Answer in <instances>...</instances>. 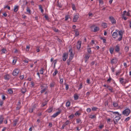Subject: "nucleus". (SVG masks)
Masks as SVG:
<instances>
[{"mask_svg": "<svg viewBox=\"0 0 131 131\" xmlns=\"http://www.w3.org/2000/svg\"><path fill=\"white\" fill-rule=\"evenodd\" d=\"M26 90L25 89H23L21 90V92L22 93H24L26 92Z\"/></svg>", "mask_w": 131, "mask_h": 131, "instance_id": "nucleus-33", "label": "nucleus"}, {"mask_svg": "<svg viewBox=\"0 0 131 131\" xmlns=\"http://www.w3.org/2000/svg\"><path fill=\"white\" fill-rule=\"evenodd\" d=\"M112 80V79L110 77L109 79L107 80V81L108 82H110L111 81V80Z\"/></svg>", "mask_w": 131, "mask_h": 131, "instance_id": "nucleus-56", "label": "nucleus"}, {"mask_svg": "<svg viewBox=\"0 0 131 131\" xmlns=\"http://www.w3.org/2000/svg\"><path fill=\"white\" fill-rule=\"evenodd\" d=\"M66 126V125L64 124H63L62 127L61 129H63Z\"/></svg>", "mask_w": 131, "mask_h": 131, "instance_id": "nucleus-64", "label": "nucleus"}, {"mask_svg": "<svg viewBox=\"0 0 131 131\" xmlns=\"http://www.w3.org/2000/svg\"><path fill=\"white\" fill-rule=\"evenodd\" d=\"M117 60L116 58H114L113 59L111 60V63L112 64H116L117 63Z\"/></svg>", "mask_w": 131, "mask_h": 131, "instance_id": "nucleus-11", "label": "nucleus"}, {"mask_svg": "<svg viewBox=\"0 0 131 131\" xmlns=\"http://www.w3.org/2000/svg\"><path fill=\"white\" fill-rule=\"evenodd\" d=\"M110 51L111 53L112 54L113 53L114 49L113 48H110Z\"/></svg>", "mask_w": 131, "mask_h": 131, "instance_id": "nucleus-36", "label": "nucleus"}, {"mask_svg": "<svg viewBox=\"0 0 131 131\" xmlns=\"http://www.w3.org/2000/svg\"><path fill=\"white\" fill-rule=\"evenodd\" d=\"M74 99L75 100H77L78 99L79 96L77 94H75L74 95Z\"/></svg>", "mask_w": 131, "mask_h": 131, "instance_id": "nucleus-19", "label": "nucleus"}, {"mask_svg": "<svg viewBox=\"0 0 131 131\" xmlns=\"http://www.w3.org/2000/svg\"><path fill=\"white\" fill-rule=\"evenodd\" d=\"M66 106L67 107H68L70 105V103L69 101H68L67 102L66 105Z\"/></svg>", "mask_w": 131, "mask_h": 131, "instance_id": "nucleus-31", "label": "nucleus"}, {"mask_svg": "<svg viewBox=\"0 0 131 131\" xmlns=\"http://www.w3.org/2000/svg\"><path fill=\"white\" fill-rule=\"evenodd\" d=\"M128 82V80L127 79H125L124 81V83L125 84Z\"/></svg>", "mask_w": 131, "mask_h": 131, "instance_id": "nucleus-57", "label": "nucleus"}, {"mask_svg": "<svg viewBox=\"0 0 131 131\" xmlns=\"http://www.w3.org/2000/svg\"><path fill=\"white\" fill-rule=\"evenodd\" d=\"M71 60H70L69 59H68L67 60V64L68 65H69L70 63V62Z\"/></svg>", "mask_w": 131, "mask_h": 131, "instance_id": "nucleus-37", "label": "nucleus"}, {"mask_svg": "<svg viewBox=\"0 0 131 131\" xmlns=\"http://www.w3.org/2000/svg\"><path fill=\"white\" fill-rule=\"evenodd\" d=\"M2 99L3 100H4L6 99V97L4 95H3L2 96Z\"/></svg>", "mask_w": 131, "mask_h": 131, "instance_id": "nucleus-63", "label": "nucleus"}, {"mask_svg": "<svg viewBox=\"0 0 131 131\" xmlns=\"http://www.w3.org/2000/svg\"><path fill=\"white\" fill-rule=\"evenodd\" d=\"M48 88V86H46L45 88L42 89L40 91L41 93H44L46 90H47Z\"/></svg>", "mask_w": 131, "mask_h": 131, "instance_id": "nucleus-15", "label": "nucleus"}, {"mask_svg": "<svg viewBox=\"0 0 131 131\" xmlns=\"http://www.w3.org/2000/svg\"><path fill=\"white\" fill-rule=\"evenodd\" d=\"M122 15L128 16H131V15L130 14L129 12H127L126 10L123 11Z\"/></svg>", "mask_w": 131, "mask_h": 131, "instance_id": "nucleus-10", "label": "nucleus"}, {"mask_svg": "<svg viewBox=\"0 0 131 131\" xmlns=\"http://www.w3.org/2000/svg\"><path fill=\"white\" fill-rule=\"evenodd\" d=\"M102 25L103 27L104 28H106L107 27V24L105 23H103Z\"/></svg>", "mask_w": 131, "mask_h": 131, "instance_id": "nucleus-17", "label": "nucleus"}, {"mask_svg": "<svg viewBox=\"0 0 131 131\" xmlns=\"http://www.w3.org/2000/svg\"><path fill=\"white\" fill-rule=\"evenodd\" d=\"M4 79L6 80H8L10 78V76L8 74H6L4 76Z\"/></svg>", "mask_w": 131, "mask_h": 131, "instance_id": "nucleus-9", "label": "nucleus"}, {"mask_svg": "<svg viewBox=\"0 0 131 131\" xmlns=\"http://www.w3.org/2000/svg\"><path fill=\"white\" fill-rule=\"evenodd\" d=\"M70 123V121L69 120H68L64 124L66 125H67Z\"/></svg>", "mask_w": 131, "mask_h": 131, "instance_id": "nucleus-41", "label": "nucleus"}, {"mask_svg": "<svg viewBox=\"0 0 131 131\" xmlns=\"http://www.w3.org/2000/svg\"><path fill=\"white\" fill-rule=\"evenodd\" d=\"M4 8H7L9 10H10V6H8L7 5L5 6L4 7Z\"/></svg>", "mask_w": 131, "mask_h": 131, "instance_id": "nucleus-55", "label": "nucleus"}, {"mask_svg": "<svg viewBox=\"0 0 131 131\" xmlns=\"http://www.w3.org/2000/svg\"><path fill=\"white\" fill-rule=\"evenodd\" d=\"M115 51L118 52L119 51V48L118 46V45L116 46L115 47Z\"/></svg>", "mask_w": 131, "mask_h": 131, "instance_id": "nucleus-24", "label": "nucleus"}, {"mask_svg": "<svg viewBox=\"0 0 131 131\" xmlns=\"http://www.w3.org/2000/svg\"><path fill=\"white\" fill-rule=\"evenodd\" d=\"M58 72V71L57 70V69H56L54 72L53 73V75L54 76L56 75Z\"/></svg>", "mask_w": 131, "mask_h": 131, "instance_id": "nucleus-40", "label": "nucleus"}, {"mask_svg": "<svg viewBox=\"0 0 131 131\" xmlns=\"http://www.w3.org/2000/svg\"><path fill=\"white\" fill-rule=\"evenodd\" d=\"M97 109V108L96 107H93L92 108V110L93 111H95Z\"/></svg>", "mask_w": 131, "mask_h": 131, "instance_id": "nucleus-42", "label": "nucleus"}, {"mask_svg": "<svg viewBox=\"0 0 131 131\" xmlns=\"http://www.w3.org/2000/svg\"><path fill=\"white\" fill-rule=\"evenodd\" d=\"M74 57V56H70V57H69V59L70 60H72V59L73 58V57Z\"/></svg>", "mask_w": 131, "mask_h": 131, "instance_id": "nucleus-59", "label": "nucleus"}, {"mask_svg": "<svg viewBox=\"0 0 131 131\" xmlns=\"http://www.w3.org/2000/svg\"><path fill=\"white\" fill-rule=\"evenodd\" d=\"M91 111V110L90 108H88L86 109V111L88 113L90 112Z\"/></svg>", "mask_w": 131, "mask_h": 131, "instance_id": "nucleus-49", "label": "nucleus"}, {"mask_svg": "<svg viewBox=\"0 0 131 131\" xmlns=\"http://www.w3.org/2000/svg\"><path fill=\"white\" fill-rule=\"evenodd\" d=\"M69 52L70 53V56H73L74 55L73 53L72 50V49H70L69 51Z\"/></svg>", "mask_w": 131, "mask_h": 131, "instance_id": "nucleus-27", "label": "nucleus"}, {"mask_svg": "<svg viewBox=\"0 0 131 131\" xmlns=\"http://www.w3.org/2000/svg\"><path fill=\"white\" fill-rule=\"evenodd\" d=\"M75 36H78L79 35V33L78 31L75 30Z\"/></svg>", "mask_w": 131, "mask_h": 131, "instance_id": "nucleus-38", "label": "nucleus"}, {"mask_svg": "<svg viewBox=\"0 0 131 131\" xmlns=\"http://www.w3.org/2000/svg\"><path fill=\"white\" fill-rule=\"evenodd\" d=\"M68 53H63L62 56L63 60V61H66L68 58Z\"/></svg>", "mask_w": 131, "mask_h": 131, "instance_id": "nucleus-4", "label": "nucleus"}, {"mask_svg": "<svg viewBox=\"0 0 131 131\" xmlns=\"http://www.w3.org/2000/svg\"><path fill=\"white\" fill-rule=\"evenodd\" d=\"M121 72L120 70H118L116 71V76L118 75L121 73Z\"/></svg>", "mask_w": 131, "mask_h": 131, "instance_id": "nucleus-35", "label": "nucleus"}, {"mask_svg": "<svg viewBox=\"0 0 131 131\" xmlns=\"http://www.w3.org/2000/svg\"><path fill=\"white\" fill-rule=\"evenodd\" d=\"M124 32V31L122 30H121L119 31L118 34L119 37L117 39V41H120L122 40ZM118 36V35L117 33L116 32H113L112 36V37L114 39H116L117 38Z\"/></svg>", "mask_w": 131, "mask_h": 131, "instance_id": "nucleus-1", "label": "nucleus"}, {"mask_svg": "<svg viewBox=\"0 0 131 131\" xmlns=\"http://www.w3.org/2000/svg\"><path fill=\"white\" fill-rule=\"evenodd\" d=\"M90 57V56L88 54H86L85 55V58L87 60H88L89 59V57Z\"/></svg>", "mask_w": 131, "mask_h": 131, "instance_id": "nucleus-30", "label": "nucleus"}, {"mask_svg": "<svg viewBox=\"0 0 131 131\" xmlns=\"http://www.w3.org/2000/svg\"><path fill=\"white\" fill-rule=\"evenodd\" d=\"M4 102L3 101L1 100L0 101V106H2Z\"/></svg>", "mask_w": 131, "mask_h": 131, "instance_id": "nucleus-54", "label": "nucleus"}, {"mask_svg": "<svg viewBox=\"0 0 131 131\" xmlns=\"http://www.w3.org/2000/svg\"><path fill=\"white\" fill-rule=\"evenodd\" d=\"M96 117L95 115H90V116L89 117L93 119Z\"/></svg>", "mask_w": 131, "mask_h": 131, "instance_id": "nucleus-44", "label": "nucleus"}, {"mask_svg": "<svg viewBox=\"0 0 131 131\" xmlns=\"http://www.w3.org/2000/svg\"><path fill=\"white\" fill-rule=\"evenodd\" d=\"M8 93L9 94H12L13 93V91L12 89H10L8 90Z\"/></svg>", "mask_w": 131, "mask_h": 131, "instance_id": "nucleus-29", "label": "nucleus"}, {"mask_svg": "<svg viewBox=\"0 0 131 131\" xmlns=\"http://www.w3.org/2000/svg\"><path fill=\"white\" fill-rule=\"evenodd\" d=\"M26 11L30 14H31V12L28 7H27Z\"/></svg>", "mask_w": 131, "mask_h": 131, "instance_id": "nucleus-22", "label": "nucleus"}, {"mask_svg": "<svg viewBox=\"0 0 131 131\" xmlns=\"http://www.w3.org/2000/svg\"><path fill=\"white\" fill-rule=\"evenodd\" d=\"M53 110V108L52 107H50L46 111L49 113L51 112Z\"/></svg>", "mask_w": 131, "mask_h": 131, "instance_id": "nucleus-23", "label": "nucleus"}, {"mask_svg": "<svg viewBox=\"0 0 131 131\" xmlns=\"http://www.w3.org/2000/svg\"><path fill=\"white\" fill-rule=\"evenodd\" d=\"M119 81L120 83L121 84H123L124 83V79L123 78H121L119 79Z\"/></svg>", "mask_w": 131, "mask_h": 131, "instance_id": "nucleus-28", "label": "nucleus"}, {"mask_svg": "<svg viewBox=\"0 0 131 131\" xmlns=\"http://www.w3.org/2000/svg\"><path fill=\"white\" fill-rule=\"evenodd\" d=\"M121 114H120V115H116L113 120V121L114 124H116L118 121L119 120L121 119Z\"/></svg>", "mask_w": 131, "mask_h": 131, "instance_id": "nucleus-3", "label": "nucleus"}, {"mask_svg": "<svg viewBox=\"0 0 131 131\" xmlns=\"http://www.w3.org/2000/svg\"><path fill=\"white\" fill-rule=\"evenodd\" d=\"M109 19L110 21L112 22V23L113 24H115L116 21L114 19L112 16H110L109 17Z\"/></svg>", "mask_w": 131, "mask_h": 131, "instance_id": "nucleus-6", "label": "nucleus"}, {"mask_svg": "<svg viewBox=\"0 0 131 131\" xmlns=\"http://www.w3.org/2000/svg\"><path fill=\"white\" fill-rule=\"evenodd\" d=\"M114 114L115 115V116L116 115H120V114L118 112H115Z\"/></svg>", "mask_w": 131, "mask_h": 131, "instance_id": "nucleus-34", "label": "nucleus"}, {"mask_svg": "<svg viewBox=\"0 0 131 131\" xmlns=\"http://www.w3.org/2000/svg\"><path fill=\"white\" fill-rule=\"evenodd\" d=\"M81 42L80 41H78L77 43V49L79 50L80 48Z\"/></svg>", "mask_w": 131, "mask_h": 131, "instance_id": "nucleus-7", "label": "nucleus"}, {"mask_svg": "<svg viewBox=\"0 0 131 131\" xmlns=\"http://www.w3.org/2000/svg\"><path fill=\"white\" fill-rule=\"evenodd\" d=\"M34 109L33 108H30L29 110V112L30 113H32Z\"/></svg>", "mask_w": 131, "mask_h": 131, "instance_id": "nucleus-48", "label": "nucleus"}, {"mask_svg": "<svg viewBox=\"0 0 131 131\" xmlns=\"http://www.w3.org/2000/svg\"><path fill=\"white\" fill-rule=\"evenodd\" d=\"M87 51L88 52L89 54H92V51L91 49V48H88L87 49Z\"/></svg>", "mask_w": 131, "mask_h": 131, "instance_id": "nucleus-32", "label": "nucleus"}, {"mask_svg": "<svg viewBox=\"0 0 131 131\" xmlns=\"http://www.w3.org/2000/svg\"><path fill=\"white\" fill-rule=\"evenodd\" d=\"M39 9H40L41 11V12L42 13H43V10L42 9V7L41 5H39Z\"/></svg>", "mask_w": 131, "mask_h": 131, "instance_id": "nucleus-25", "label": "nucleus"}, {"mask_svg": "<svg viewBox=\"0 0 131 131\" xmlns=\"http://www.w3.org/2000/svg\"><path fill=\"white\" fill-rule=\"evenodd\" d=\"M113 105L114 107H116L118 106V104L117 103L115 102H113Z\"/></svg>", "mask_w": 131, "mask_h": 131, "instance_id": "nucleus-39", "label": "nucleus"}, {"mask_svg": "<svg viewBox=\"0 0 131 131\" xmlns=\"http://www.w3.org/2000/svg\"><path fill=\"white\" fill-rule=\"evenodd\" d=\"M105 106H107L108 105V102L106 101L105 103Z\"/></svg>", "mask_w": 131, "mask_h": 131, "instance_id": "nucleus-58", "label": "nucleus"}, {"mask_svg": "<svg viewBox=\"0 0 131 131\" xmlns=\"http://www.w3.org/2000/svg\"><path fill=\"white\" fill-rule=\"evenodd\" d=\"M19 72V70L17 69H16L14 70L13 73V75L14 76H16L17 75Z\"/></svg>", "mask_w": 131, "mask_h": 131, "instance_id": "nucleus-5", "label": "nucleus"}, {"mask_svg": "<svg viewBox=\"0 0 131 131\" xmlns=\"http://www.w3.org/2000/svg\"><path fill=\"white\" fill-rule=\"evenodd\" d=\"M60 83L61 84H62L63 82V79L62 78L60 79Z\"/></svg>", "mask_w": 131, "mask_h": 131, "instance_id": "nucleus-51", "label": "nucleus"}, {"mask_svg": "<svg viewBox=\"0 0 131 131\" xmlns=\"http://www.w3.org/2000/svg\"><path fill=\"white\" fill-rule=\"evenodd\" d=\"M17 61V59L16 57H14L13 59V60L12 64H15Z\"/></svg>", "mask_w": 131, "mask_h": 131, "instance_id": "nucleus-20", "label": "nucleus"}, {"mask_svg": "<svg viewBox=\"0 0 131 131\" xmlns=\"http://www.w3.org/2000/svg\"><path fill=\"white\" fill-rule=\"evenodd\" d=\"M122 18L123 19L125 20H126L127 18L125 16L123 15H122Z\"/></svg>", "mask_w": 131, "mask_h": 131, "instance_id": "nucleus-43", "label": "nucleus"}, {"mask_svg": "<svg viewBox=\"0 0 131 131\" xmlns=\"http://www.w3.org/2000/svg\"><path fill=\"white\" fill-rule=\"evenodd\" d=\"M79 17V14H77L75 15L73 19V21L74 22H76L78 20Z\"/></svg>", "mask_w": 131, "mask_h": 131, "instance_id": "nucleus-8", "label": "nucleus"}, {"mask_svg": "<svg viewBox=\"0 0 131 131\" xmlns=\"http://www.w3.org/2000/svg\"><path fill=\"white\" fill-rule=\"evenodd\" d=\"M99 0V2L100 3V4L102 5L103 4V0Z\"/></svg>", "mask_w": 131, "mask_h": 131, "instance_id": "nucleus-46", "label": "nucleus"}, {"mask_svg": "<svg viewBox=\"0 0 131 131\" xmlns=\"http://www.w3.org/2000/svg\"><path fill=\"white\" fill-rule=\"evenodd\" d=\"M107 88L111 92H114V90L111 87L107 85Z\"/></svg>", "mask_w": 131, "mask_h": 131, "instance_id": "nucleus-13", "label": "nucleus"}, {"mask_svg": "<svg viewBox=\"0 0 131 131\" xmlns=\"http://www.w3.org/2000/svg\"><path fill=\"white\" fill-rule=\"evenodd\" d=\"M125 50L126 51H127L129 50L128 47H126L125 48Z\"/></svg>", "mask_w": 131, "mask_h": 131, "instance_id": "nucleus-60", "label": "nucleus"}, {"mask_svg": "<svg viewBox=\"0 0 131 131\" xmlns=\"http://www.w3.org/2000/svg\"><path fill=\"white\" fill-rule=\"evenodd\" d=\"M40 73L41 74H42L43 73V69L41 68V69L40 70Z\"/></svg>", "mask_w": 131, "mask_h": 131, "instance_id": "nucleus-53", "label": "nucleus"}, {"mask_svg": "<svg viewBox=\"0 0 131 131\" xmlns=\"http://www.w3.org/2000/svg\"><path fill=\"white\" fill-rule=\"evenodd\" d=\"M70 18V17L69 16H66L65 17V20H67L69 18Z\"/></svg>", "mask_w": 131, "mask_h": 131, "instance_id": "nucleus-47", "label": "nucleus"}, {"mask_svg": "<svg viewBox=\"0 0 131 131\" xmlns=\"http://www.w3.org/2000/svg\"><path fill=\"white\" fill-rule=\"evenodd\" d=\"M82 87V84L81 83L80 84V86L78 88V90H80Z\"/></svg>", "mask_w": 131, "mask_h": 131, "instance_id": "nucleus-45", "label": "nucleus"}, {"mask_svg": "<svg viewBox=\"0 0 131 131\" xmlns=\"http://www.w3.org/2000/svg\"><path fill=\"white\" fill-rule=\"evenodd\" d=\"M1 51L3 53H5L6 50L5 49H3L1 50Z\"/></svg>", "mask_w": 131, "mask_h": 131, "instance_id": "nucleus-52", "label": "nucleus"}, {"mask_svg": "<svg viewBox=\"0 0 131 131\" xmlns=\"http://www.w3.org/2000/svg\"><path fill=\"white\" fill-rule=\"evenodd\" d=\"M55 84V83L54 82H52L50 84V87L52 88L54 86Z\"/></svg>", "mask_w": 131, "mask_h": 131, "instance_id": "nucleus-26", "label": "nucleus"}, {"mask_svg": "<svg viewBox=\"0 0 131 131\" xmlns=\"http://www.w3.org/2000/svg\"><path fill=\"white\" fill-rule=\"evenodd\" d=\"M4 119L3 116L2 115H1L0 116V124L2 123Z\"/></svg>", "mask_w": 131, "mask_h": 131, "instance_id": "nucleus-14", "label": "nucleus"}, {"mask_svg": "<svg viewBox=\"0 0 131 131\" xmlns=\"http://www.w3.org/2000/svg\"><path fill=\"white\" fill-rule=\"evenodd\" d=\"M57 61H58V60L57 59H56L55 60H54V61H53V62H54V64H56L57 63Z\"/></svg>", "mask_w": 131, "mask_h": 131, "instance_id": "nucleus-62", "label": "nucleus"}, {"mask_svg": "<svg viewBox=\"0 0 131 131\" xmlns=\"http://www.w3.org/2000/svg\"><path fill=\"white\" fill-rule=\"evenodd\" d=\"M100 29L99 27H96L94 28L93 31L95 32L98 31Z\"/></svg>", "mask_w": 131, "mask_h": 131, "instance_id": "nucleus-18", "label": "nucleus"}, {"mask_svg": "<svg viewBox=\"0 0 131 131\" xmlns=\"http://www.w3.org/2000/svg\"><path fill=\"white\" fill-rule=\"evenodd\" d=\"M130 119L129 117H128L126 118L125 120V121L126 122H127L129 121Z\"/></svg>", "mask_w": 131, "mask_h": 131, "instance_id": "nucleus-50", "label": "nucleus"}, {"mask_svg": "<svg viewBox=\"0 0 131 131\" xmlns=\"http://www.w3.org/2000/svg\"><path fill=\"white\" fill-rule=\"evenodd\" d=\"M60 111L58 112H56V113L53 114L52 115V117H53L54 118L55 117H56L59 114H60Z\"/></svg>", "mask_w": 131, "mask_h": 131, "instance_id": "nucleus-12", "label": "nucleus"}, {"mask_svg": "<svg viewBox=\"0 0 131 131\" xmlns=\"http://www.w3.org/2000/svg\"><path fill=\"white\" fill-rule=\"evenodd\" d=\"M19 6H15L14 8V11L15 12H16L18 10Z\"/></svg>", "mask_w": 131, "mask_h": 131, "instance_id": "nucleus-16", "label": "nucleus"}, {"mask_svg": "<svg viewBox=\"0 0 131 131\" xmlns=\"http://www.w3.org/2000/svg\"><path fill=\"white\" fill-rule=\"evenodd\" d=\"M18 122V121L17 119H15L13 121V126H16L17 123Z\"/></svg>", "mask_w": 131, "mask_h": 131, "instance_id": "nucleus-21", "label": "nucleus"}, {"mask_svg": "<svg viewBox=\"0 0 131 131\" xmlns=\"http://www.w3.org/2000/svg\"><path fill=\"white\" fill-rule=\"evenodd\" d=\"M130 112V111L129 108H127L122 112V114L125 116H128Z\"/></svg>", "mask_w": 131, "mask_h": 131, "instance_id": "nucleus-2", "label": "nucleus"}, {"mask_svg": "<svg viewBox=\"0 0 131 131\" xmlns=\"http://www.w3.org/2000/svg\"><path fill=\"white\" fill-rule=\"evenodd\" d=\"M81 122V120L80 119H77V123H80Z\"/></svg>", "mask_w": 131, "mask_h": 131, "instance_id": "nucleus-61", "label": "nucleus"}]
</instances>
